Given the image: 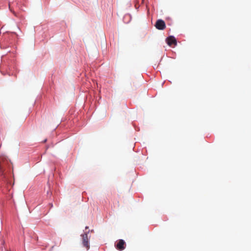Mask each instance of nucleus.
I'll return each instance as SVG.
<instances>
[{
    "mask_svg": "<svg viewBox=\"0 0 251 251\" xmlns=\"http://www.w3.org/2000/svg\"><path fill=\"white\" fill-rule=\"evenodd\" d=\"M7 162L8 160L5 156H0V172H3L5 164Z\"/></svg>",
    "mask_w": 251,
    "mask_h": 251,
    "instance_id": "nucleus-2",
    "label": "nucleus"
},
{
    "mask_svg": "<svg viewBox=\"0 0 251 251\" xmlns=\"http://www.w3.org/2000/svg\"><path fill=\"white\" fill-rule=\"evenodd\" d=\"M125 247L126 243L122 239L119 240L116 245V249L119 251L124 250L125 249Z\"/></svg>",
    "mask_w": 251,
    "mask_h": 251,
    "instance_id": "nucleus-4",
    "label": "nucleus"
},
{
    "mask_svg": "<svg viewBox=\"0 0 251 251\" xmlns=\"http://www.w3.org/2000/svg\"><path fill=\"white\" fill-rule=\"evenodd\" d=\"M88 226H86V227H85V229H88Z\"/></svg>",
    "mask_w": 251,
    "mask_h": 251,
    "instance_id": "nucleus-6",
    "label": "nucleus"
},
{
    "mask_svg": "<svg viewBox=\"0 0 251 251\" xmlns=\"http://www.w3.org/2000/svg\"><path fill=\"white\" fill-rule=\"evenodd\" d=\"M47 141V139H45L44 141V142H46Z\"/></svg>",
    "mask_w": 251,
    "mask_h": 251,
    "instance_id": "nucleus-7",
    "label": "nucleus"
},
{
    "mask_svg": "<svg viewBox=\"0 0 251 251\" xmlns=\"http://www.w3.org/2000/svg\"><path fill=\"white\" fill-rule=\"evenodd\" d=\"M155 26L159 30H163L166 28V25L162 20H158L155 24Z\"/></svg>",
    "mask_w": 251,
    "mask_h": 251,
    "instance_id": "nucleus-3",
    "label": "nucleus"
},
{
    "mask_svg": "<svg viewBox=\"0 0 251 251\" xmlns=\"http://www.w3.org/2000/svg\"><path fill=\"white\" fill-rule=\"evenodd\" d=\"M166 41L168 45L170 46L173 44L176 45V41L174 36H169L167 38Z\"/></svg>",
    "mask_w": 251,
    "mask_h": 251,
    "instance_id": "nucleus-5",
    "label": "nucleus"
},
{
    "mask_svg": "<svg viewBox=\"0 0 251 251\" xmlns=\"http://www.w3.org/2000/svg\"><path fill=\"white\" fill-rule=\"evenodd\" d=\"M89 231H90L89 230L88 232L81 235L83 246L86 248L87 250L90 248L89 239L88 237V233L89 232Z\"/></svg>",
    "mask_w": 251,
    "mask_h": 251,
    "instance_id": "nucleus-1",
    "label": "nucleus"
}]
</instances>
